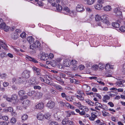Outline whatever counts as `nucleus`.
I'll use <instances>...</instances> for the list:
<instances>
[{"instance_id": "41", "label": "nucleus", "mask_w": 125, "mask_h": 125, "mask_svg": "<svg viewBox=\"0 0 125 125\" xmlns=\"http://www.w3.org/2000/svg\"><path fill=\"white\" fill-rule=\"evenodd\" d=\"M55 86L56 87V88L59 91H61L62 90L63 88L60 85L56 84L55 85Z\"/></svg>"}, {"instance_id": "29", "label": "nucleus", "mask_w": 125, "mask_h": 125, "mask_svg": "<svg viewBox=\"0 0 125 125\" xmlns=\"http://www.w3.org/2000/svg\"><path fill=\"white\" fill-rule=\"evenodd\" d=\"M25 92L24 90H21L19 91L18 92V95L20 96H22L23 95L25 94Z\"/></svg>"}, {"instance_id": "34", "label": "nucleus", "mask_w": 125, "mask_h": 125, "mask_svg": "<svg viewBox=\"0 0 125 125\" xmlns=\"http://www.w3.org/2000/svg\"><path fill=\"white\" fill-rule=\"evenodd\" d=\"M91 113L97 117V116L99 115L100 112L94 110V111Z\"/></svg>"}, {"instance_id": "58", "label": "nucleus", "mask_w": 125, "mask_h": 125, "mask_svg": "<svg viewBox=\"0 0 125 125\" xmlns=\"http://www.w3.org/2000/svg\"><path fill=\"white\" fill-rule=\"evenodd\" d=\"M61 104H63V105H64V104H65V106L68 107H70V106L71 105L69 103L67 102L66 103V104H65L63 102H61Z\"/></svg>"}, {"instance_id": "13", "label": "nucleus", "mask_w": 125, "mask_h": 125, "mask_svg": "<svg viewBox=\"0 0 125 125\" xmlns=\"http://www.w3.org/2000/svg\"><path fill=\"white\" fill-rule=\"evenodd\" d=\"M17 30H16V31L14 33H13L12 35L11 38L13 39L16 40L18 38V35L17 34V32H18L19 31Z\"/></svg>"}, {"instance_id": "50", "label": "nucleus", "mask_w": 125, "mask_h": 125, "mask_svg": "<svg viewBox=\"0 0 125 125\" xmlns=\"http://www.w3.org/2000/svg\"><path fill=\"white\" fill-rule=\"evenodd\" d=\"M109 114L108 113L105 111H104L102 112V115L104 116H108Z\"/></svg>"}, {"instance_id": "7", "label": "nucleus", "mask_w": 125, "mask_h": 125, "mask_svg": "<svg viewBox=\"0 0 125 125\" xmlns=\"http://www.w3.org/2000/svg\"><path fill=\"white\" fill-rule=\"evenodd\" d=\"M125 82V80H123L122 81L116 82L115 84L116 85V86L118 87H124L125 86V84L124 83Z\"/></svg>"}, {"instance_id": "57", "label": "nucleus", "mask_w": 125, "mask_h": 125, "mask_svg": "<svg viewBox=\"0 0 125 125\" xmlns=\"http://www.w3.org/2000/svg\"><path fill=\"white\" fill-rule=\"evenodd\" d=\"M16 120L14 118H12L10 120V122L13 123H15L16 122Z\"/></svg>"}, {"instance_id": "56", "label": "nucleus", "mask_w": 125, "mask_h": 125, "mask_svg": "<svg viewBox=\"0 0 125 125\" xmlns=\"http://www.w3.org/2000/svg\"><path fill=\"white\" fill-rule=\"evenodd\" d=\"M33 88L35 89H38L40 90L41 89V87L38 85H34L33 86Z\"/></svg>"}, {"instance_id": "23", "label": "nucleus", "mask_w": 125, "mask_h": 125, "mask_svg": "<svg viewBox=\"0 0 125 125\" xmlns=\"http://www.w3.org/2000/svg\"><path fill=\"white\" fill-rule=\"evenodd\" d=\"M27 40L29 43L31 44L34 41V39L32 36L29 37L27 38Z\"/></svg>"}, {"instance_id": "52", "label": "nucleus", "mask_w": 125, "mask_h": 125, "mask_svg": "<svg viewBox=\"0 0 125 125\" xmlns=\"http://www.w3.org/2000/svg\"><path fill=\"white\" fill-rule=\"evenodd\" d=\"M48 1V2L49 1V2L51 3V4L53 7H55L54 0H49Z\"/></svg>"}, {"instance_id": "53", "label": "nucleus", "mask_w": 125, "mask_h": 125, "mask_svg": "<svg viewBox=\"0 0 125 125\" xmlns=\"http://www.w3.org/2000/svg\"><path fill=\"white\" fill-rule=\"evenodd\" d=\"M4 44H3L1 45V47L3 49H4L5 50H7L6 47H8L5 43H4Z\"/></svg>"}, {"instance_id": "38", "label": "nucleus", "mask_w": 125, "mask_h": 125, "mask_svg": "<svg viewBox=\"0 0 125 125\" xmlns=\"http://www.w3.org/2000/svg\"><path fill=\"white\" fill-rule=\"evenodd\" d=\"M44 116L45 118L47 119H49L50 118L51 115L48 113L45 114Z\"/></svg>"}, {"instance_id": "25", "label": "nucleus", "mask_w": 125, "mask_h": 125, "mask_svg": "<svg viewBox=\"0 0 125 125\" xmlns=\"http://www.w3.org/2000/svg\"><path fill=\"white\" fill-rule=\"evenodd\" d=\"M56 11L58 12H60L62 9V8L61 6L58 4L56 6Z\"/></svg>"}, {"instance_id": "20", "label": "nucleus", "mask_w": 125, "mask_h": 125, "mask_svg": "<svg viewBox=\"0 0 125 125\" xmlns=\"http://www.w3.org/2000/svg\"><path fill=\"white\" fill-rule=\"evenodd\" d=\"M40 55H41V60L45 61L46 54L42 52H40Z\"/></svg>"}, {"instance_id": "16", "label": "nucleus", "mask_w": 125, "mask_h": 125, "mask_svg": "<svg viewBox=\"0 0 125 125\" xmlns=\"http://www.w3.org/2000/svg\"><path fill=\"white\" fill-rule=\"evenodd\" d=\"M74 97L72 96H70L69 95H67L65 99L67 101H72L73 100Z\"/></svg>"}, {"instance_id": "3", "label": "nucleus", "mask_w": 125, "mask_h": 125, "mask_svg": "<svg viewBox=\"0 0 125 125\" xmlns=\"http://www.w3.org/2000/svg\"><path fill=\"white\" fill-rule=\"evenodd\" d=\"M31 72L27 70H24L22 73V77L23 78L28 79L30 76Z\"/></svg>"}, {"instance_id": "15", "label": "nucleus", "mask_w": 125, "mask_h": 125, "mask_svg": "<svg viewBox=\"0 0 125 125\" xmlns=\"http://www.w3.org/2000/svg\"><path fill=\"white\" fill-rule=\"evenodd\" d=\"M0 119L5 121H7L8 119V117L7 116H4L2 114H0Z\"/></svg>"}, {"instance_id": "33", "label": "nucleus", "mask_w": 125, "mask_h": 125, "mask_svg": "<svg viewBox=\"0 0 125 125\" xmlns=\"http://www.w3.org/2000/svg\"><path fill=\"white\" fill-rule=\"evenodd\" d=\"M28 118V115L25 114L23 115L21 117V118L23 120L25 121L27 120Z\"/></svg>"}, {"instance_id": "11", "label": "nucleus", "mask_w": 125, "mask_h": 125, "mask_svg": "<svg viewBox=\"0 0 125 125\" xmlns=\"http://www.w3.org/2000/svg\"><path fill=\"white\" fill-rule=\"evenodd\" d=\"M62 10L63 11V13H65V14H67L69 11H70V10L68 7L64 6L62 8Z\"/></svg>"}, {"instance_id": "19", "label": "nucleus", "mask_w": 125, "mask_h": 125, "mask_svg": "<svg viewBox=\"0 0 125 125\" xmlns=\"http://www.w3.org/2000/svg\"><path fill=\"white\" fill-rule=\"evenodd\" d=\"M110 99V97L108 95H105L103 96V102H106Z\"/></svg>"}, {"instance_id": "18", "label": "nucleus", "mask_w": 125, "mask_h": 125, "mask_svg": "<svg viewBox=\"0 0 125 125\" xmlns=\"http://www.w3.org/2000/svg\"><path fill=\"white\" fill-rule=\"evenodd\" d=\"M104 10L106 11H109L112 9L111 7L109 5H107L105 6L104 8Z\"/></svg>"}, {"instance_id": "2", "label": "nucleus", "mask_w": 125, "mask_h": 125, "mask_svg": "<svg viewBox=\"0 0 125 125\" xmlns=\"http://www.w3.org/2000/svg\"><path fill=\"white\" fill-rule=\"evenodd\" d=\"M101 21L106 24L107 26H109L111 24L108 20V16L106 15H104L102 16Z\"/></svg>"}, {"instance_id": "22", "label": "nucleus", "mask_w": 125, "mask_h": 125, "mask_svg": "<svg viewBox=\"0 0 125 125\" xmlns=\"http://www.w3.org/2000/svg\"><path fill=\"white\" fill-rule=\"evenodd\" d=\"M30 102H23L22 104L23 106L25 109H26L27 107L30 104Z\"/></svg>"}, {"instance_id": "48", "label": "nucleus", "mask_w": 125, "mask_h": 125, "mask_svg": "<svg viewBox=\"0 0 125 125\" xmlns=\"http://www.w3.org/2000/svg\"><path fill=\"white\" fill-rule=\"evenodd\" d=\"M23 79L21 77H19L18 80V83H23L24 82L23 81Z\"/></svg>"}, {"instance_id": "9", "label": "nucleus", "mask_w": 125, "mask_h": 125, "mask_svg": "<svg viewBox=\"0 0 125 125\" xmlns=\"http://www.w3.org/2000/svg\"><path fill=\"white\" fill-rule=\"evenodd\" d=\"M64 65L66 67H69L71 64V61L69 59H67L65 60L63 62Z\"/></svg>"}, {"instance_id": "49", "label": "nucleus", "mask_w": 125, "mask_h": 125, "mask_svg": "<svg viewBox=\"0 0 125 125\" xmlns=\"http://www.w3.org/2000/svg\"><path fill=\"white\" fill-rule=\"evenodd\" d=\"M88 103V104L91 106H94L96 105V102L95 103L94 102H87Z\"/></svg>"}, {"instance_id": "37", "label": "nucleus", "mask_w": 125, "mask_h": 125, "mask_svg": "<svg viewBox=\"0 0 125 125\" xmlns=\"http://www.w3.org/2000/svg\"><path fill=\"white\" fill-rule=\"evenodd\" d=\"M113 68V67L112 65H110L109 64L107 63L106 64L105 68L106 69L108 68H109L110 69H112Z\"/></svg>"}, {"instance_id": "40", "label": "nucleus", "mask_w": 125, "mask_h": 125, "mask_svg": "<svg viewBox=\"0 0 125 125\" xmlns=\"http://www.w3.org/2000/svg\"><path fill=\"white\" fill-rule=\"evenodd\" d=\"M6 26V24L5 22L1 23L0 25V28L3 29Z\"/></svg>"}, {"instance_id": "17", "label": "nucleus", "mask_w": 125, "mask_h": 125, "mask_svg": "<svg viewBox=\"0 0 125 125\" xmlns=\"http://www.w3.org/2000/svg\"><path fill=\"white\" fill-rule=\"evenodd\" d=\"M46 106L49 108L51 109L53 108L54 106V102H48Z\"/></svg>"}, {"instance_id": "30", "label": "nucleus", "mask_w": 125, "mask_h": 125, "mask_svg": "<svg viewBox=\"0 0 125 125\" xmlns=\"http://www.w3.org/2000/svg\"><path fill=\"white\" fill-rule=\"evenodd\" d=\"M91 116L89 117V119L91 120H94L95 119V118L97 117V116H96V115H94L93 114H92V113L91 114Z\"/></svg>"}, {"instance_id": "35", "label": "nucleus", "mask_w": 125, "mask_h": 125, "mask_svg": "<svg viewBox=\"0 0 125 125\" xmlns=\"http://www.w3.org/2000/svg\"><path fill=\"white\" fill-rule=\"evenodd\" d=\"M82 109H81L84 111H85L86 112H87L89 111V109L86 106H82Z\"/></svg>"}, {"instance_id": "4", "label": "nucleus", "mask_w": 125, "mask_h": 125, "mask_svg": "<svg viewBox=\"0 0 125 125\" xmlns=\"http://www.w3.org/2000/svg\"><path fill=\"white\" fill-rule=\"evenodd\" d=\"M18 95L15 94L12 95L11 96V98L6 97V100L9 102H11L12 100H14L16 102L18 101V100L17 99Z\"/></svg>"}, {"instance_id": "63", "label": "nucleus", "mask_w": 125, "mask_h": 125, "mask_svg": "<svg viewBox=\"0 0 125 125\" xmlns=\"http://www.w3.org/2000/svg\"><path fill=\"white\" fill-rule=\"evenodd\" d=\"M56 79L58 81H60L61 83H64V82L62 80L60 77L59 78H56Z\"/></svg>"}, {"instance_id": "46", "label": "nucleus", "mask_w": 125, "mask_h": 125, "mask_svg": "<svg viewBox=\"0 0 125 125\" xmlns=\"http://www.w3.org/2000/svg\"><path fill=\"white\" fill-rule=\"evenodd\" d=\"M114 91H111L109 93V96L110 97H113L115 95V94H113V93H114Z\"/></svg>"}, {"instance_id": "60", "label": "nucleus", "mask_w": 125, "mask_h": 125, "mask_svg": "<svg viewBox=\"0 0 125 125\" xmlns=\"http://www.w3.org/2000/svg\"><path fill=\"white\" fill-rule=\"evenodd\" d=\"M101 79H98L97 80V82H98L100 84L102 85H104L105 84V83L103 82H102L101 80Z\"/></svg>"}, {"instance_id": "14", "label": "nucleus", "mask_w": 125, "mask_h": 125, "mask_svg": "<svg viewBox=\"0 0 125 125\" xmlns=\"http://www.w3.org/2000/svg\"><path fill=\"white\" fill-rule=\"evenodd\" d=\"M44 104L42 102L39 103L36 106V108L41 109L43 107Z\"/></svg>"}, {"instance_id": "27", "label": "nucleus", "mask_w": 125, "mask_h": 125, "mask_svg": "<svg viewBox=\"0 0 125 125\" xmlns=\"http://www.w3.org/2000/svg\"><path fill=\"white\" fill-rule=\"evenodd\" d=\"M112 25L113 27L115 28H118L120 26L119 24L116 22L112 23Z\"/></svg>"}, {"instance_id": "10", "label": "nucleus", "mask_w": 125, "mask_h": 125, "mask_svg": "<svg viewBox=\"0 0 125 125\" xmlns=\"http://www.w3.org/2000/svg\"><path fill=\"white\" fill-rule=\"evenodd\" d=\"M26 58H27L29 61L32 62L34 63H38L39 62H38L36 59L30 56H27L26 57Z\"/></svg>"}, {"instance_id": "55", "label": "nucleus", "mask_w": 125, "mask_h": 125, "mask_svg": "<svg viewBox=\"0 0 125 125\" xmlns=\"http://www.w3.org/2000/svg\"><path fill=\"white\" fill-rule=\"evenodd\" d=\"M93 69L95 70H96L98 69V66L97 65L95 64L92 66Z\"/></svg>"}, {"instance_id": "5", "label": "nucleus", "mask_w": 125, "mask_h": 125, "mask_svg": "<svg viewBox=\"0 0 125 125\" xmlns=\"http://www.w3.org/2000/svg\"><path fill=\"white\" fill-rule=\"evenodd\" d=\"M77 93L78 94L80 95V96L77 95L76 97L79 99L81 101H83L84 99L83 97L82 96L84 95L83 92L82 91L78 90L77 91Z\"/></svg>"}, {"instance_id": "45", "label": "nucleus", "mask_w": 125, "mask_h": 125, "mask_svg": "<svg viewBox=\"0 0 125 125\" xmlns=\"http://www.w3.org/2000/svg\"><path fill=\"white\" fill-rule=\"evenodd\" d=\"M122 32H125V26H121L119 29Z\"/></svg>"}, {"instance_id": "1", "label": "nucleus", "mask_w": 125, "mask_h": 125, "mask_svg": "<svg viewBox=\"0 0 125 125\" xmlns=\"http://www.w3.org/2000/svg\"><path fill=\"white\" fill-rule=\"evenodd\" d=\"M41 44L38 41H36V42H34L32 45H30V49L34 50L36 48H39L41 47Z\"/></svg>"}, {"instance_id": "59", "label": "nucleus", "mask_w": 125, "mask_h": 125, "mask_svg": "<svg viewBox=\"0 0 125 125\" xmlns=\"http://www.w3.org/2000/svg\"><path fill=\"white\" fill-rule=\"evenodd\" d=\"M6 55V53L5 52H2L0 53V56L2 58H3Z\"/></svg>"}, {"instance_id": "6", "label": "nucleus", "mask_w": 125, "mask_h": 125, "mask_svg": "<svg viewBox=\"0 0 125 125\" xmlns=\"http://www.w3.org/2000/svg\"><path fill=\"white\" fill-rule=\"evenodd\" d=\"M32 70L34 73L36 74L37 76H41V69L39 68H37L35 66H33L32 67Z\"/></svg>"}, {"instance_id": "8", "label": "nucleus", "mask_w": 125, "mask_h": 125, "mask_svg": "<svg viewBox=\"0 0 125 125\" xmlns=\"http://www.w3.org/2000/svg\"><path fill=\"white\" fill-rule=\"evenodd\" d=\"M76 9L77 11L79 12L83 11L84 10L83 5L81 4H78L76 7Z\"/></svg>"}, {"instance_id": "47", "label": "nucleus", "mask_w": 125, "mask_h": 125, "mask_svg": "<svg viewBox=\"0 0 125 125\" xmlns=\"http://www.w3.org/2000/svg\"><path fill=\"white\" fill-rule=\"evenodd\" d=\"M8 105V104H6L5 102L2 103L1 104V106L3 107H9Z\"/></svg>"}, {"instance_id": "43", "label": "nucleus", "mask_w": 125, "mask_h": 125, "mask_svg": "<svg viewBox=\"0 0 125 125\" xmlns=\"http://www.w3.org/2000/svg\"><path fill=\"white\" fill-rule=\"evenodd\" d=\"M67 124L69 125H74V123L72 121L68 120L67 122Z\"/></svg>"}, {"instance_id": "24", "label": "nucleus", "mask_w": 125, "mask_h": 125, "mask_svg": "<svg viewBox=\"0 0 125 125\" xmlns=\"http://www.w3.org/2000/svg\"><path fill=\"white\" fill-rule=\"evenodd\" d=\"M102 5L101 4H100L98 3L96 4V5H95L94 7L95 9H96L100 10L101 9L102 7Z\"/></svg>"}, {"instance_id": "61", "label": "nucleus", "mask_w": 125, "mask_h": 125, "mask_svg": "<svg viewBox=\"0 0 125 125\" xmlns=\"http://www.w3.org/2000/svg\"><path fill=\"white\" fill-rule=\"evenodd\" d=\"M0 125H8L7 122L4 121H0Z\"/></svg>"}, {"instance_id": "54", "label": "nucleus", "mask_w": 125, "mask_h": 125, "mask_svg": "<svg viewBox=\"0 0 125 125\" xmlns=\"http://www.w3.org/2000/svg\"><path fill=\"white\" fill-rule=\"evenodd\" d=\"M10 27L8 26H5L3 29L6 32H7L9 31V29H10Z\"/></svg>"}, {"instance_id": "31", "label": "nucleus", "mask_w": 125, "mask_h": 125, "mask_svg": "<svg viewBox=\"0 0 125 125\" xmlns=\"http://www.w3.org/2000/svg\"><path fill=\"white\" fill-rule=\"evenodd\" d=\"M95 0H87V3L89 5H90L93 3Z\"/></svg>"}, {"instance_id": "64", "label": "nucleus", "mask_w": 125, "mask_h": 125, "mask_svg": "<svg viewBox=\"0 0 125 125\" xmlns=\"http://www.w3.org/2000/svg\"><path fill=\"white\" fill-rule=\"evenodd\" d=\"M71 63L73 65H75L77 63V62L75 60H72L71 62Z\"/></svg>"}, {"instance_id": "39", "label": "nucleus", "mask_w": 125, "mask_h": 125, "mask_svg": "<svg viewBox=\"0 0 125 125\" xmlns=\"http://www.w3.org/2000/svg\"><path fill=\"white\" fill-rule=\"evenodd\" d=\"M93 96L94 97H97L100 99H101L102 98L101 95L97 93H94Z\"/></svg>"}, {"instance_id": "51", "label": "nucleus", "mask_w": 125, "mask_h": 125, "mask_svg": "<svg viewBox=\"0 0 125 125\" xmlns=\"http://www.w3.org/2000/svg\"><path fill=\"white\" fill-rule=\"evenodd\" d=\"M26 33L25 32H23L20 35V37L22 38H25L26 36Z\"/></svg>"}, {"instance_id": "28", "label": "nucleus", "mask_w": 125, "mask_h": 125, "mask_svg": "<svg viewBox=\"0 0 125 125\" xmlns=\"http://www.w3.org/2000/svg\"><path fill=\"white\" fill-rule=\"evenodd\" d=\"M102 17L99 15H96L95 16V19L96 21H99L100 20H101Z\"/></svg>"}, {"instance_id": "32", "label": "nucleus", "mask_w": 125, "mask_h": 125, "mask_svg": "<svg viewBox=\"0 0 125 125\" xmlns=\"http://www.w3.org/2000/svg\"><path fill=\"white\" fill-rule=\"evenodd\" d=\"M115 13L117 16L119 17L120 18L122 17V12L121 11H119Z\"/></svg>"}, {"instance_id": "21", "label": "nucleus", "mask_w": 125, "mask_h": 125, "mask_svg": "<svg viewBox=\"0 0 125 125\" xmlns=\"http://www.w3.org/2000/svg\"><path fill=\"white\" fill-rule=\"evenodd\" d=\"M73 104L79 107V109H82V106L80 102H74Z\"/></svg>"}, {"instance_id": "26", "label": "nucleus", "mask_w": 125, "mask_h": 125, "mask_svg": "<svg viewBox=\"0 0 125 125\" xmlns=\"http://www.w3.org/2000/svg\"><path fill=\"white\" fill-rule=\"evenodd\" d=\"M68 15H69L72 17H74L76 15V13L74 12L73 10L72 11H70L69 13H68Z\"/></svg>"}, {"instance_id": "42", "label": "nucleus", "mask_w": 125, "mask_h": 125, "mask_svg": "<svg viewBox=\"0 0 125 125\" xmlns=\"http://www.w3.org/2000/svg\"><path fill=\"white\" fill-rule=\"evenodd\" d=\"M28 98V95L22 96L20 98V100L21 101H23V100L27 98Z\"/></svg>"}, {"instance_id": "62", "label": "nucleus", "mask_w": 125, "mask_h": 125, "mask_svg": "<svg viewBox=\"0 0 125 125\" xmlns=\"http://www.w3.org/2000/svg\"><path fill=\"white\" fill-rule=\"evenodd\" d=\"M48 56L50 58V59H51L53 58L54 56L53 54L52 53H50L48 55Z\"/></svg>"}, {"instance_id": "36", "label": "nucleus", "mask_w": 125, "mask_h": 125, "mask_svg": "<svg viewBox=\"0 0 125 125\" xmlns=\"http://www.w3.org/2000/svg\"><path fill=\"white\" fill-rule=\"evenodd\" d=\"M35 93V92L34 91H31L28 93V95L30 96H33Z\"/></svg>"}, {"instance_id": "12", "label": "nucleus", "mask_w": 125, "mask_h": 125, "mask_svg": "<svg viewBox=\"0 0 125 125\" xmlns=\"http://www.w3.org/2000/svg\"><path fill=\"white\" fill-rule=\"evenodd\" d=\"M37 117L38 119L40 120H42L44 118V115L42 114L39 113L37 114Z\"/></svg>"}, {"instance_id": "44", "label": "nucleus", "mask_w": 125, "mask_h": 125, "mask_svg": "<svg viewBox=\"0 0 125 125\" xmlns=\"http://www.w3.org/2000/svg\"><path fill=\"white\" fill-rule=\"evenodd\" d=\"M95 122L97 124H99V125H104V123L101 122L100 120L99 119L97 120Z\"/></svg>"}]
</instances>
